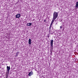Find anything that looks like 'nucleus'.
I'll return each instance as SVG.
<instances>
[{"label":"nucleus","mask_w":78,"mask_h":78,"mask_svg":"<svg viewBox=\"0 0 78 78\" xmlns=\"http://www.w3.org/2000/svg\"><path fill=\"white\" fill-rule=\"evenodd\" d=\"M8 75H9V73L6 72V73L5 74L6 78H8Z\"/></svg>","instance_id":"obj_6"},{"label":"nucleus","mask_w":78,"mask_h":78,"mask_svg":"<svg viewBox=\"0 0 78 78\" xmlns=\"http://www.w3.org/2000/svg\"><path fill=\"white\" fill-rule=\"evenodd\" d=\"M52 24H53L52 23H51V24H50V27H51V26H52Z\"/></svg>","instance_id":"obj_12"},{"label":"nucleus","mask_w":78,"mask_h":78,"mask_svg":"<svg viewBox=\"0 0 78 78\" xmlns=\"http://www.w3.org/2000/svg\"><path fill=\"white\" fill-rule=\"evenodd\" d=\"M28 43L29 44H31V39H29Z\"/></svg>","instance_id":"obj_7"},{"label":"nucleus","mask_w":78,"mask_h":78,"mask_svg":"<svg viewBox=\"0 0 78 78\" xmlns=\"http://www.w3.org/2000/svg\"><path fill=\"white\" fill-rule=\"evenodd\" d=\"M10 70V66H7V71L6 72L7 73H9V70Z\"/></svg>","instance_id":"obj_3"},{"label":"nucleus","mask_w":78,"mask_h":78,"mask_svg":"<svg viewBox=\"0 0 78 78\" xmlns=\"http://www.w3.org/2000/svg\"><path fill=\"white\" fill-rule=\"evenodd\" d=\"M60 28H62V26H60Z\"/></svg>","instance_id":"obj_14"},{"label":"nucleus","mask_w":78,"mask_h":78,"mask_svg":"<svg viewBox=\"0 0 78 78\" xmlns=\"http://www.w3.org/2000/svg\"><path fill=\"white\" fill-rule=\"evenodd\" d=\"M50 45L51 46V51H53V40H50Z\"/></svg>","instance_id":"obj_2"},{"label":"nucleus","mask_w":78,"mask_h":78,"mask_svg":"<svg viewBox=\"0 0 78 78\" xmlns=\"http://www.w3.org/2000/svg\"><path fill=\"white\" fill-rule=\"evenodd\" d=\"M76 7L78 8V2H76Z\"/></svg>","instance_id":"obj_9"},{"label":"nucleus","mask_w":78,"mask_h":78,"mask_svg":"<svg viewBox=\"0 0 78 78\" xmlns=\"http://www.w3.org/2000/svg\"><path fill=\"white\" fill-rule=\"evenodd\" d=\"M58 13L56 12H54L53 15V18L51 23H53L54 21H55V19H56V18H57V17H58Z\"/></svg>","instance_id":"obj_1"},{"label":"nucleus","mask_w":78,"mask_h":78,"mask_svg":"<svg viewBox=\"0 0 78 78\" xmlns=\"http://www.w3.org/2000/svg\"><path fill=\"white\" fill-rule=\"evenodd\" d=\"M57 23H56V25H57Z\"/></svg>","instance_id":"obj_15"},{"label":"nucleus","mask_w":78,"mask_h":78,"mask_svg":"<svg viewBox=\"0 0 78 78\" xmlns=\"http://www.w3.org/2000/svg\"><path fill=\"white\" fill-rule=\"evenodd\" d=\"M44 22H46V19L44 20Z\"/></svg>","instance_id":"obj_13"},{"label":"nucleus","mask_w":78,"mask_h":78,"mask_svg":"<svg viewBox=\"0 0 78 78\" xmlns=\"http://www.w3.org/2000/svg\"><path fill=\"white\" fill-rule=\"evenodd\" d=\"M32 75H33V72H29L28 75L29 76H31Z\"/></svg>","instance_id":"obj_5"},{"label":"nucleus","mask_w":78,"mask_h":78,"mask_svg":"<svg viewBox=\"0 0 78 78\" xmlns=\"http://www.w3.org/2000/svg\"><path fill=\"white\" fill-rule=\"evenodd\" d=\"M32 25V23H29L27 24V26H31Z\"/></svg>","instance_id":"obj_8"},{"label":"nucleus","mask_w":78,"mask_h":78,"mask_svg":"<svg viewBox=\"0 0 78 78\" xmlns=\"http://www.w3.org/2000/svg\"><path fill=\"white\" fill-rule=\"evenodd\" d=\"M51 27L50 26L49 28V32H50L51 31Z\"/></svg>","instance_id":"obj_10"},{"label":"nucleus","mask_w":78,"mask_h":78,"mask_svg":"<svg viewBox=\"0 0 78 78\" xmlns=\"http://www.w3.org/2000/svg\"><path fill=\"white\" fill-rule=\"evenodd\" d=\"M18 53H19V52H17L16 53V56H17L19 54H18Z\"/></svg>","instance_id":"obj_11"},{"label":"nucleus","mask_w":78,"mask_h":78,"mask_svg":"<svg viewBox=\"0 0 78 78\" xmlns=\"http://www.w3.org/2000/svg\"><path fill=\"white\" fill-rule=\"evenodd\" d=\"M16 18H20V14H18L17 15H16Z\"/></svg>","instance_id":"obj_4"}]
</instances>
